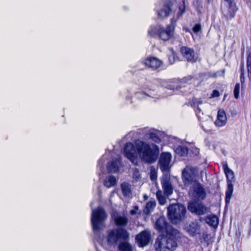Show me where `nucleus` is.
I'll return each mask as SVG.
<instances>
[{
  "instance_id": "nucleus-33",
  "label": "nucleus",
  "mask_w": 251,
  "mask_h": 251,
  "mask_svg": "<svg viewBox=\"0 0 251 251\" xmlns=\"http://www.w3.org/2000/svg\"><path fill=\"white\" fill-rule=\"evenodd\" d=\"M156 195L159 203L161 205H164L166 202V199L162 195V192L159 190L157 191Z\"/></svg>"
},
{
  "instance_id": "nucleus-5",
  "label": "nucleus",
  "mask_w": 251,
  "mask_h": 251,
  "mask_svg": "<svg viewBox=\"0 0 251 251\" xmlns=\"http://www.w3.org/2000/svg\"><path fill=\"white\" fill-rule=\"evenodd\" d=\"M186 211L185 207L182 204H171L168 207V216L173 224H176L184 219Z\"/></svg>"
},
{
  "instance_id": "nucleus-34",
  "label": "nucleus",
  "mask_w": 251,
  "mask_h": 251,
  "mask_svg": "<svg viewBox=\"0 0 251 251\" xmlns=\"http://www.w3.org/2000/svg\"><path fill=\"white\" fill-rule=\"evenodd\" d=\"M150 178L152 181H155L157 178V171L153 167H151L150 169Z\"/></svg>"
},
{
  "instance_id": "nucleus-3",
  "label": "nucleus",
  "mask_w": 251,
  "mask_h": 251,
  "mask_svg": "<svg viewBox=\"0 0 251 251\" xmlns=\"http://www.w3.org/2000/svg\"><path fill=\"white\" fill-rule=\"evenodd\" d=\"M181 233L176 228H169L166 235H160L155 240V251H174L177 247L176 240L181 238Z\"/></svg>"
},
{
  "instance_id": "nucleus-22",
  "label": "nucleus",
  "mask_w": 251,
  "mask_h": 251,
  "mask_svg": "<svg viewBox=\"0 0 251 251\" xmlns=\"http://www.w3.org/2000/svg\"><path fill=\"white\" fill-rule=\"evenodd\" d=\"M144 64L148 67L153 70H156L162 65V62L156 57H151L147 58L145 60Z\"/></svg>"
},
{
  "instance_id": "nucleus-44",
  "label": "nucleus",
  "mask_w": 251,
  "mask_h": 251,
  "mask_svg": "<svg viewBox=\"0 0 251 251\" xmlns=\"http://www.w3.org/2000/svg\"><path fill=\"white\" fill-rule=\"evenodd\" d=\"M207 0V1L208 2H210L212 1H213V0Z\"/></svg>"
},
{
  "instance_id": "nucleus-47",
  "label": "nucleus",
  "mask_w": 251,
  "mask_h": 251,
  "mask_svg": "<svg viewBox=\"0 0 251 251\" xmlns=\"http://www.w3.org/2000/svg\"><path fill=\"white\" fill-rule=\"evenodd\" d=\"M186 31H189V30L188 29H186Z\"/></svg>"
},
{
  "instance_id": "nucleus-42",
  "label": "nucleus",
  "mask_w": 251,
  "mask_h": 251,
  "mask_svg": "<svg viewBox=\"0 0 251 251\" xmlns=\"http://www.w3.org/2000/svg\"><path fill=\"white\" fill-rule=\"evenodd\" d=\"M169 59L170 61L171 64L173 63L174 62V61H175V56H174V55L172 54V56H170L169 57Z\"/></svg>"
},
{
  "instance_id": "nucleus-43",
  "label": "nucleus",
  "mask_w": 251,
  "mask_h": 251,
  "mask_svg": "<svg viewBox=\"0 0 251 251\" xmlns=\"http://www.w3.org/2000/svg\"><path fill=\"white\" fill-rule=\"evenodd\" d=\"M126 100H130V102L132 103L133 102V100L131 99V97L129 96L128 95H126Z\"/></svg>"
},
{
  "instance_id": "nucleus-9",
  "label": "nucleus",
  "mask_w": 251,
  "mask_h": 251,
  "mask_svg": "<svg viewBox=\"0 0 251 251\" xmlns=\"http://www.w3.org/2000/svg\"><path fill=\"white\" fill-rule=\"evenodd\" d=\"M206 191L202 184L199 182L191 186L189 196L195 200H203L206 197Z\"/></svg>"
},
{
  "instance_id": "nucleus-7",
  "label": "nucleus",
  "mask_w": 251,
  "mask_h": 251,
  "mask_svg": "<svg viewBox=\"0 0 251 251\" xmlns=\"http://www.w3.org/2000/svg\"><path fill=\"white\" fill-rule=\"evenodd\" d=\"M182 179L185 186H192L199 182L197 168L187 166L182 172Z\"/></svg>"
},
{
  "instance_id": "nucleus-32",
  "label": "nucleus",
  "mask_w": 251,
  "mask_h": 251,
  "mask_svg": "<svg viewBox=\"0 0 251 251\" xmlns=\"http://www.w3.org/2000/svg\"><path fill=\"white\" fill-rule=\"evenodd\" d=\"M192 79V77L191 75L188 76L187 77H185L183 78L182 80V81L180 82V84L179 85H177L176 86L175 85H170L169 86V88L170 89H176L177 90L179 88H181L182 87L181 83H187L189 81H190Z\"/></svg>"
},
{
  "instance_id": "nucleus-1",
  "label": "nucleus",
  "mask_w": 251,
  "mask_h": 251,
  "mask_svg": "<svg viewBox=\"0 0 251 251\" xmlns=\"http://www.w3.org/2000/svg\"><path fill=\"white\" fill-rule=\"evenodd\" d=\"M135 145L131 143H126L124 148V152L125 156L134 165H137L138 159L137 153L141 159L144 162L152 164L155 162L159 154V147L154 143L137 140Z\"/></svg>"
},
{
  "instance_id": "nucleus-18",
  "label": "nucleus",
  "mask_w": 251,
  "mask_h": 251,
  "mask_svg": "<svg viewBox=\"0 0 251 251\" xmlns=\"http://www.w3.org/2000/svg\"><path fill=\"white\" fill-rule=\"evenodd\" d=\"M173 2L171 0H166L163 2L161 8L157 10L158 16L161 18H165L169 16L172 11Z\"/></svg>"
},
{
  "instance_id": "nucleus-19",
  "label": "nucleus",
  "mask_w": 251,
  "mask_h": 251,
  "mask_svg": "<svg viewBox=\"0 0 251 251\" xmlns=\"http://www.w3.org/2000/svg\"><path fill=\"white\" fill-rule=\"evenodd\" d=\"M155 228L158 232L163 233L165 231L166 234H167V230L169 228H174L172 226L168 225L164 217H160L157 219L155 224Z\"/></svg>"
},
{
  "instance_id": "nucleus-12",
  "label": "nucleus",
  "mask_w": 251,
  "mask_h": 251,
  "mask_svg": "<svg viewBox=\"0 0 251 251\" xmlns=\"http://www.w3.org/2000/svg\"><path fill=\"white\" fill-rule=\"evenodd\" d=\"M226 5L222 8V13L227 19L233 18L237 10V8L233 0H225Z\"/></svg>"
},
{
  "instance_id": "nucleus-35",
  "label": "nucleus",
  "mask_w": 251,
  "mask_h": 251,
  "mask_svg": "<svg viewBox=\"0 0 251 251\" xmlns=\"http://www.w3.org/2000/svg\"><path fill=\"white\" fill-rule=\"evenodd\" d=\"M247 66L248 72L251 71V51L247 52Z\"/></svg>"
},
{
  "instance_id": "nucleus-21",
  "label": "nucleus",
  "mask_w": 251,
  "mask_h": 251,
  "mask_svg": "<svg viewBox=\"0 0 251 251\" xmlns=\"http://www.w3.org/2000/svg\"><path fill=\"white\" fill-rule=\"evenodd\" d=\"M161 185L164 191V193L169 196L173 193V187L170 181V178L167 175L162 177Z\"/></svg>"
},
{
  "instance_id": "nucleus-17",
  "label": "nucleus",
  "mask_w": 251,
  "mask_h": 251,
  "mask_svg": "<svg viewBox=\"0 0 251 251\" xmlns=\"http://www.w3.org/2000/svg\"><path fill=\"white\" fill-rule=\"evenodd\" d=\"M135 239L139 247L146 246L151 239L150 233L146 230L143 231L136 235Z\"/></svg>"
},
{
  "instance_id": "nucleus-24",
  "label": "nucleus",
  "mask_w": 251,
  "mask_h": 251,
  "mask_svg": "<svg viewBox=\"0 0 251 251\" xmlns=\"http://www.w3.org/2000/svg\"><path fill=\"white\" fill-rule=\"evenodd\" d=\"M117 183V179L116 178L112 175H109L106 176L103 182V185L107 188H110L114 187L116 185Z\"/></svg>"
},
{
  "instance_id": "nucleus-14",
  "label": "nucleus",
  "mask_w": 251,
  "mask_h": 251,
  "mask_svg": "<svg viewBox=\"0 0 251 251\" xmlns=\"http://www.w3.org/2000/svg\"><path fill=\"white\" fill-rule=\"evenodd\" d=\"M123 166L121 158L118 156L117 158H113L107 162L106 169L109 173H116L120 171Z\"/></svg>"
},
{
  "instance_id": "nucleus-29",
  "label": "nucleus",
  "mask_w": 251,
  "mask_h": 251,
  "mask_svg": "<svg viewBox=\"0 0 251 251\" xmlns=\"http://www.w3.org/2000/svg\"><path fill=\"white\" fill-rule=\"evenodd\" d=\"M156 205L155 201L151 200L148 202L146 205L145 208L144 210V212L146 214H150Z\"/></svg>"
},
{
  "instance_id": "nucleus-6",
  "label": "nucleus",
  "mask_w": 251,
  "mask_h": 251,
  "mask_svg": "<svg viewBox=\"0 0 251 251\" xmlns=\"http://www.w3.org/2000/svg\"><path fill=\"white\" fill-rule=\"evenodd\" d=\"M129 233L125 229L119 227L107 231V241L110 246H115L118 242L126 241L129 238Z\"/></svg>"
},
{
  "instance_id": "nucleus-28",
  "label": "nucleus",
  "mask_w": 251,
  "mask_h": 251,
  "mask_svg": "<svg viewBox=\"0 0 251 251\" xmlns=\"http://www.w3.org/2000/svg\"><path fill=\"white\" fill-rule=\"evenodd\" d=\"M121 188L123 195L125 197H129L131 193V186L127 182H123L121 184Z\"/></svg>"
},
{
  "instance_id": "nucleus-23",
  "label": "nucleus",
  "mask_w": 251,
  "mask_h": 251,
  "mask_svg": "<svg viewBox=\"0 0 251 251\" xmlns=\"http://www.w3.org/2000/svg\"><path fill=\"white\" fill-rule=\"evenodd\" d=\"M227 118L225 112L223 110H219L218 112L217 119L215 122L216 126L222 127L226 125Z\"/></svg>"
},
{
  "instance_id": "nucleus-16",
  "label": "nucleus",
  "mask_w": 251,
  "mask_h": 251,
  "mask_svg": "<svg viewBox=\"0 0 251 251\" xmlns=\"http://www.w3.org/2000/svg\"><path fill=\"white\" fill-rule=\"evenodd\" d=\"M138 134L144 136V139L150 138L155 143H159L161 141L160 139L156 134L149 127H145L138 130Z\"/></svg>"
},
{
  "instance_id": "nucleus-4",
  "label": "nucleus",
  "mask_w": 251,
  "mask_h": 251,
  "mask_svg": "<svg viewBox=\"0 0 251 251\" xmlns=\"http://www.w3.org/2000/svg\"><path fill=\"white\" fill-rule=\"evenodd\" d=\"M107 217V215L102 208L99 207L97 209H92L91 222L96 236H99L100 230L105 227L104 222Z\"/></svg>"
},
{
  "instance_id": "nucleus-8",
  "label": "nucleus",
  "mask_w": 251,
  "mask_h": 251,
  "mask_svg": "<svg viewBox=\"0 0 251 251\" xmlns=\"http://www.w3.org/2000/svg\"><path fill=\"white\" fill-rule=\"evenodd\" d=\"M223 168L227 179V188L226 193V203H228L230 201L233 191V186L232 183L235 181V176L234 172L228 168L226 163L223 165Z\"/></svg>"
},
{
  "instance_id": "nucleus-38",
  "label": "nucleus",
  "mask_w": 251,
  "mask_h": 251,
  "mask_svg": "<svg viewBox=\"0 0 251 251\" xmlns=\"http://www.w3.org/2000/svg\"><path fill=\"white\" fill-rule=\"evenodd\" d=\"M201 30V25L199 24H197L193 27V31L195 33H198Z\"/></svg>"
},
{
  "instance_id": "nucleus-31",
  "label": "nucleus",
  "mask_w": 251,
  "mask_h": 251,
  "mask_svg": "<svg viewBox=\"0 0 251 251\" xmlns=\"http://www.w3.org/2000/svg\"><path fill=\"white\" fill-rule=\"evenodd\" d=\"M118 248L120 251H132L131 245L127 242H121L119 245Z\"/></svg>"
},
{
  "instance_id": "nucleus-10",
  "label": "nucleus",
  "mask_w": 251,
  "mask_h": 251,
  "mask_svg": "<svg viewBox=\"0 0 251 251\" xmlns=\"http://www.w3.org/2000/svg\"><path fill=\"white\" fill-rule=\"evenodd\" d=\"M188 210L198 215H202L209 211L208 208L201 202L193 201L189 202Z\"/></svg>"
},
{
  "instance_id": "nucleus-37",
  "label": "nucleus",
  "mask_w": 251,
  "mask_h": 251,
  "mask_svg": "<svg viewBox=\"0 0 251 251\" xmlns=\"http://www.w3.org/2000/svg\"><path fill=\"white\" fill-rule=\"evenodd\" d=\"M239 91H240V84L239 83H237L234 87V97L236 99H238L239 96Z\"/></svg>"
},
{
  "instance_id": "nucleus-2",
  "label": "nucleus",
  "mask_w": 251,
  "mask_h": 251,
  "mask_svg": "<svg viewBox=\"0 0 251 251\" xmlns=\"http://www.w3.org/2000/svg\"><path fill=\"white\" fill-rule=\"evenodd\" d=\"M185 10V6L183 1L179 5L178 11L176 14V18L174 17L171 20L170 24L167 25L166 28L160 25L151 26L148 30L149 35L153 37H158L163 41L169 40L173 36L177 20L182 16Z\"/></svg>"
},
{
  "instance_id": "nucleus-27",
  "label": "nucleus",
  "mask_w": 251,
  "mask_h": 251,
  "mask_svg": "<svg viewBox=\"0 0 251 251\" xmlns=\"http://www.w3.org/2000/svg\"><path fill=\"white\" fill-rule=\"evenodd\" d=\"M205 220L206 223L210 226L213 227H216L218 226L219 220L218 217L215 215L207 217Z\"/></svg>"
},
{
  "instance_id": "nucleus-25",
  "label": "nucleus",
  "mask_w": 251,
  "mask_h": 251,
  "mask_svg": "<svg viewBox=\"0 0 251 251\" xmlns=\"http://www.w3.org/2000/svg\"><path fill=\"white\" fill-rule=\"evenodd\" d=\"M202 103V100L196 99L193 100L191 102V105L194 107L196 115L200 120H201V109L199 107V105Z\"/></svg>"
},
{
  "instance_id": "nucleus-46",
  "label": "nucleus",
  "mask_w": 251,
  "mask_h": 251,
  "mask_svg": "<svg viewBox=\"0 0 251 251\" xmlns=\"http://www.w3.org/2000/svg\"><path fill=\"white\" fill-rule=\"evenodd\" d=\"M126 93H129V91H127Z\"/></svg>"
},
{
  "instance_id": "nucleus-41",
  "label": "nucleus",
  "mask_w": 251,
  "mask_h": 251,
  "mask_svg": "<svg viewBox=\"0 0 251 251\" xmlns=\"http://www.w3.org/2000/svg\"><path fill=\"white\" fill-rule=\"evenodd\" d=\"M219 96V91L217 90H213L212 94L211 95V97L214 98V97H218Z\"/></svg>"
},
{
  "instance_id": "nucleus-39",
  "label": "nucleus",
  "mask_w": 251,
  "mask_h": 251,
  "mask_svg": "<svg viewBox=\"0 0 251 251\" xmlns=\"http://www.w3.org/2000/svg\"><path fill=\"white\" fill-rule=\"evenodd\" d=\"M138 210V207L137 206H134L133 209L130 211V214L132 215H136L137 213Z\"/></svg>"
},
{
  "instance_id": "nucleus-11",
  "label": "nucleus",
  "mask_w": 251,
  "mask_h": 251,
  "mask_svg": "<svg viewBox=\"0 0 251 251\" xmlns=\"http://www.w3.org/2000/svg\"><path fill=\"white\" fill-rule=\"evenodd\" d=\"M135 99L142 101L150 99H158L159 97L156 93L155 90L145 88L143 91L137 92L134 94Z\"/></svg>"
},
{
  "instance_id": "nucleus-30",
  "label": "nucleus",
  "mask_w": 251,
  "mask_h": 251,
  "mask_svg": "<svg viewBox=\"0 0 251 251\" xmlns=\"http://www.w3.org/2000/svg\"><path fill=\"white\" fill-rule=\"evenodd\" d=\"M188 150L187 147L184 146H179L176 148L175 152L180 156H185L187 154Z\"/></svg>"
},
{
  "instance_id": "nucleus-13",
  "label": "nucleus",
  "mask_w": 251,
  "mask_h": 251,
  "mask_svg": "<svg viewBox=\"0 0 251 251\" xmlns=\"http://www.w3.org/2000/svg\"><path fill=\"white\" fill-rule=\"evenodd\" d=\"M172 155L168 152H162L159 160V164L160 170L163 172H168L170 169Z\"/></svg>"
},
{
  "instance_id": "nucleus-40",
  "label": "nucleus",
  "mask_w": 251,
  "mask_h": 251,
  "mask_svg": "<svg viewBox=\"0 0 251 251\" xmlns=\"http://www.w3.org/2000/svg\"><path fill=\"white\" fill-rule=\"evenodd\" d=\"M133 171H134V176L138 178L140 177V174H139V171L138 170V169H137V168H134L133 169Z\"/></svg>"
},
{
  "instance_id": "nucleus-26",
  "label": "nucleus",
  "mask_w": 251,
  "mask_h": 251,
  "mask_svg": "<svg viewBox=\"0 0 251 251\" xmlns=\"http://www.w3.org/2000/svg\"><path fill=\"white\" fill-rule=\"evenodd\" d=\"M114 222L117 226H125L128 223V219L125 216L119 215L115 217Z\"/></svg>"
},
{
  "instance_id": "nucleus-36",
  "label": "nucleus",
  "mask_w": 251,
  "mask_h": 251,
  "mask_svg": "<svg viewBox=\"0 0 251 251\" xmlns=\"http://www.w3.org/2000/svg\"><path fill=\"white\" fill-rule=\"evenodd\" d=\"M105 162V157L103 156L101 159L98 161V166L100 167L101 173H103L104 171V164Z\"/></svg>"
},
{
  "instance_id": "nucleus-15",
  "label": "nucleus",
  "mask_w": 251,
  "mask_h": 251,
  "mask_svg": "<svg viewBox=\"0 0 251 251\" xmlns=\"http://www.w3.org/2000/svg\"><path fill=\"white\" fill-rule=\"evenodd\" d=\"M180 52L183 57L189 62L194 63L198 59V56L192 48L182 47L181 48Z\"/></svg>"
},
{
  "instance_id": "nucleus-45",
  "label": "nucleus",
  "mask_w": 251,
  "mask_h": 251,
  "mask_svg": "<svg viewBox=\"0 0 251 251\" xmlns=\"http://www.w3.org/2000/svg\"><path fill=\"white\" fill-rule=\"evenodd\" d=\"M92 204H93V203H92V202L90 204V206H91V207H92Z\"/></svg>"
},
{
  "instance_id": "nucleus-20",
  "label": "nucleus",
  "mask_w": 251,
  "mask_h": 251,
  "mask_svg": "<svg viewBox=\"0 0 251 251\" xmlns=\"http://www.w3.org/2000/svg\"><path fill=\"white\" fill-rule=\"evenodd\" d=\"M201 226L197 221L186 224L185 229L191 235L195 236L200 233Z\"/></svg>"
}]
</instances>
